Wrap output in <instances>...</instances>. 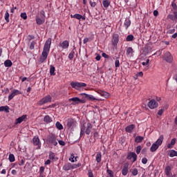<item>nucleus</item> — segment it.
Here are the masks:
<instances>
[{"label": "nucleus", "instance_id": "1", "mask_svg": "<svg viewBox=\"0 0 177 177\" xmlns=\"http://www.w3.org/2000/svg\"><path fill=\"white\" fill-rule=\"evenodd\" d=\"M50 45H52V39L48 38L44 44L41 55L40 56L39 59V62L40 64L44 63V62H45V60L48 59V56L50 50Z\"/></svg>", "mask_w": 177, "mask_h": 177}, {"label": "nucleus", "instance_id": "2", "mask_svg": "<svg viewBox=\"0 0 177 177\" xmlns=\"http://www.w3.org/2000/svg\"><path fill=\"white\" fill-rule=\"evenodd\" d=\"M92 131V124L87 123V124H83V125L81 127V131H80V136H82L83 135H91V132Z\"/></svg>", "mask_w": 177, "mask_h": 177}, {"label": "nucleus", "instance_id": "3", "mask_svg": "<svg viewBox=\"0 0 177 177\" xmlns=\"http://www.w3.org/2000/svg\"><path fill=\"white\" fill-rule=\"evenodd\" d=\"M164 140V136H160L159 138L156 140V142L152 144L151 147H150V151L151 153H154V151H157L160 146L162 145V142Z\"/></svg>", "mask_w": 177, "mask_h": 177}, {"label": "nucleus", "instance_id": "4", "mask_svg": "<svg viewBox=\"0 0 177 177\" xmlns=\"http://www.w3.org/2000/svg\"><path fill=\"white\" fill-rule=\"evenodd\" d=\"M57 136L55 134H50L47 137V143L48 145H50V146H57Z\"/></svg>", "mask_w": 177, "mask_h": 177}, {"label": "nucleus", "instance_id": "5", "mask_svg": "<svg viewBox=\"0 0 177 177\" xmlns=\"http://www.w3.org/2000/svg\"><path fill=\"white\" fill-rule=\"evenodd\" d=\"M50 102H52V96L48 95L43 97L41 100H40L37 102V104L39 106H44V104H46V103H50Z\"/></svg>", "mask_w": 177, "mask_h": 177}, {"label": "nucleus", "instance_id": "6", "mask_svg": "<svg viewBox=\"0 0 177 177\" xmlns=\"http://www.w3.org/2000/svg\"><path fill=\"white\" fill-rule=\"evenodd\" d=\"M71 86L78 91L80 88H85V86H86V84L83 82H71Z\"/></svg>", "mask_w": 177, "mask_h": 177}, {"label": "nucleus", "instance_id": "7", "mask_svg": "<svg viewBox=\"0 0 177 177\" xmlns=\"http://www.w3.org/2000/svg\"><path fill=\"white\" fill-rule=\"evenodd\" d=\"M68 102H71V104L72 106H75V104H80V103H85V100H81L80 99V97H72V98H70L68 100Z\"/></svg>", "mask_w": 177, "mask_h": 177}, {"label": "nucleus", "instance_id": "8", "mask_svg": "<svg viewBox=\"0 0 177 177\" xmlns=\"http://www.w3.org/2000/svg\"><path fill=\"white\" fill-rule=\"evenodd\" d=\"M148 107L151 110L157 109V107H158V102H157L156 100L152 99L148 102Z\"/></svg>", "mask_w": 177, "mask_h": 177}, {"label": "nucleus", "instance_id": "9", "mask_svg": "<svg viewBox=\"0 0 177 177\" xmlns=\"http://www.w3.org/2000/svg\"><path fill=\"white\" fill-rule=\"evenodd\" d=\"M127 160H131L133 162H135L138 160V155L135 152H130L128 153Z\"/></svg>", "mask_w": 177, "mask_h": 177}, {"label": "nucleus", "instance_id": "10", "mask_svg": "<svg viewBox=\"0 0 177 177\" xmlns=\"http://www.w3.org/2000/svg\"><path fill=\"white\" fill-rule=\"evenodd\" d=\"M164 60L167 62V63H172V60H174V58L172 57V55H171V53L167 52L165 53V56L163 57Z\"/></svg>", "mask_w": 177, "mask_h": 177}, {"label": "nucleus", "instance_id": "11", "mask_svg": "<svg viewBox=\"0 0 177 177\" xmlns=\"http://www.w3.org/2000/svg\"><path fill=\"white\" fill-rule=\"evenodd\" d=\"M17 95H21V92L19 90L14 89L11 92V93L8 96V100H12L15 96H17Z\"/></svg>", "mask_w": 177, "mask_h": 177}, {"label": "nucleus", "instance_id": "12", "mask_svg": "<svg viewBox=\"0 0 177 177\" xmlns=\"http://www.w3.org/2000/svg\"><path fill=\"white\" fill-rule=\"evenodd\" d=\"M81 96H83L84 99H86L87 100H91V102H93L95 100H97L95 97H93L92 95L86 94V93H81Z\"/></svg>", "mask_w": 177, "mask_h": 177}, {"label": "nucleus", "instance_id": "13", "mask_svg": "<svg viewBox=\"0 0 177 177\" xmlns=\"http://www.w3.org/2000/svg\"><path fill=\"white\" fill-rule=\"evenodd\" d=\"M26 120H27V115H23L22 116L15 120V124L17 125L19 124H21V122H23V121H26Z\"/></svg>", "mask_w": 177, "mask_h": 177}, {"label": "nucleus", "instance_id": "14", "mask_svg": "<svg viewBox=\"0 0 177 177\" xmlns=\"http://www.w3.org/2000/svg\"><path fill=\"white\" fill-rule=\"evenodd\" d=\"M129 167V165L128 163H125L122 169V174L123 175V176H127V175H128Z\"/></svg>", "mask_w": 177, "mask_h": 177}, {"label": "nucleus", "instance_id": "15", "mask_svg": "<svg viewBox=\"0 0 177 177\" xmlns=\"http://www.w3.org/2000/svg\"><path fill=\"white\" fill-rule=\"evenodd\" d=\"M32 143L34 146H38L39 149H41V142H39V138H38V136H35L32 138Z\"/></svg>", "mask_w": 177, "mask_h": 177}, {"label": "nucleus", "instance_id": "16", "mask_svg": "<svg viewBox=\"0 0 177 177\" xmlns=\"http://www.w3.org/2000/svg\"><path fill=\"white\" fill-rule=\"evenodd\" d=\"M118 41H120L118 35V34L113 35L112 38V45H113V46H117V44H118Z\"/></svg>", "mask_w": 177, "mask_h": 177}, {"label": "nucleus", "instance_id": "17", "mask_svg": "<svg viewBox=\"0 0 177 177\" xmlns=\"http://www.w3.org/2000/svg\"><path fill=\"white\" fill-rule=\"evenodd\" d=\"M36 23L39 26H41V24H44L45 23V18L44 17H39V16L36 17Z\"/></svg>", "mask_w": 177, "mask_h": 177}, {"label": "nucleus", "instance_id": "18", "mask_svg": "<svg viewBox=\"0 0 177 177\" xmlns=\"http://www.w3.org/2000/svg\"><path fill=\"white\" fill-rule=\"evenodd\" d=\"M73 168L74 166L70 162H67L63 166L64 171H70V169H73Z\"/></svg>", "mask_w": 177, "mask_h": 177}, {"label": "nucleus", "instance_id": "19", "mask_svg": "<svg viewBox=\"0 0 177 177\" xmlns=\"http://www.w3.org/2000/svg\"><path fill=\"white\" fill-rule=\"evenodd\" d=\"M133 48L132 47H129L127 48L126 55L128 57H132L133 56Z\"/></svg>", "mask_w": 177, "mask_h": 177}, {"label": "nucleus", "instance_id": "20", "mask_svg": "<svg viewBox=\"0 0 177 177\" xmlns=\"http://www.w3.org/2000/svg\"><path fill=\"white\" fill-rule=\"evenodd\" d=\"M70 44L68 43V41L65 40L61 43H59V46L62 48V49H67L69 46Z\"/></svg>", "mask_w": 177, "mask_h": 177}, {"label": "nucleus", "instance_id": "21", "mask_svg": "<svg viewBox=\"0 0 177 177\" xmlns=\"http://www.w3.org/2000/svg\"><path fill=\"white\" fill-rule=\"evenodd\" d=\"M133 129H135L134 124H130L125 128L126 132H128L129 133H131V132H132V131H133Z\"/></svg>", "mask_w": 177, "mask_h": 177}, {"label": "nucleus", "instance_id": "22", "mask_svg": "<svg viewBox=\"0 0 177 177\" xmlns=\"http://www.w3.org/2000/svg\"><path fill=\"white\" fill-rule=\"evenodd\" d=\"M129 26H131V20H129V19H126L123 27L125 28V30H128Z\"/></svg>", "mask_w": 177, "mask_h": 177}, {"label": "nucleus", "instance_id": "23", "mask_svg": "<svg viewBox=\"0 0 177 177\" xmlns=\"http://www.w3.org/2000/svg\"><path fill=\"white\" fill-rule=\"evenodd\" d=\"M44 122H46V124H50V122H52V118L47 115L44 116Z\"/></svg>", "mask_w": 177, "mask_h": 177}, {"label": "nucleus", "instance_id": "24", "mask_svg": "<svg viewBox=\"0 0 177 177\" xmlns=\"http://www.w3.org/2000/svg\"><path fill=\"white\" fill-rule=\"evenodd\" d=\"M165 172L168 177H171V167L167 166L165 167Z\"/></svg>", "mask_w": 177, "mask_h": 177}, {"label": "nucleus", "instance_id": "25", "mask_svg": "<svg viewBox=\"0 0 177 177\" xmlns=\"http://www.w3.org/2000/svg\"><path fill=\"white\" fill-rule=\"evenodd\" d=\"M12 65H13V63L10 59H7L4 62L5 67H12Z\"/></svg>", "mask_w": 177, "mask_h": 177}, {"label": "nucleus", "instance_id": "26", "mask_svg": "<svg viewBox=\"0 0 177 177\" xmlns=\"http://www.w3.org/2000/svg\"><path fill=\"white\" fill-rule=\"evenodd\" d=\"M95 160L97 162H100L102 161V152L97 153Z\"/></svg>", "mask_w": 177, "mask_h": 177}, {"label": "nucleus", "instance_id": "27", "mask_svg": "<svg viewBox=\"0 0 177 177\" xmlns=\"http://www.w3.org/2000/svg\"><path fill=\"white\" fill-rule=\"evenodd\" d=\"M176 143V138H173L171 141V143L167 145V148L171 149Z\"/></svg>", "mask_w": 177, "mask_h": 177}, {"label": "nucleus", "instance_id": "28", "mask_svg": "<svg viewBox=\"0 0 177 177\" xmlns=\"http://www.w3.org/2000/svg\"><path fill=\"white\" fill-rule=\"evenodd\" d=\"M55 70H56V68L53 65H50V75H56V73H55Z\"/></svg>", "mask_w": 177, "mask_h": 177}, {"label": "nucleus", "instance_id": "29", "mask_svg": "<svg viewBox=\"0 0 177 177\" xmlns=\"http://www.w3.org/2000/svg\"><path fill=\"white\" fill-rule=\"evenodd\" d=\"M74 19H77V20H81V19H82V20H85V17H84L82 15H80V14H75L73 15Z\"/></svg>", "mask_w": 177, "mask_h": 177}, {"label": "nucleus", "instance_id": "30", "mask_svg": "<svg viewBox=\"0 0 177 177\" xmlns=\"http://www.w3.org/2000/svg\"><path fill=\"white\" fill-rule=\"evenodd\" d=\"M102 5H103L104 8H109V6H110V1L104 0L102 1Z\"/></svg>", "mask_w": 177, "mask_h": 177}, {"label": "nucleus", "instance_id": "31", "mask_svg": "<svg viewBox=\"0 0 177 177\" xmlns=\"http://www.w3.org/2000/svg\"><path fill=\"white\" fill-rule=\"evenodd\" d=\"M0 111H5L6 113H9V106H0Z\"/></svg>", "mask_w": 177, "mask_h": 177}, {"label": "nucleus", "instance_id": "32", "mask_svg": "<svg viewBox=\"0 0 177 177\" xmlns=\"http://www.w3.org/2000/svg\"><path fill=\"white\" fill-rule=\"evenodd\" d=\"M73 125H74V120L73 119L68 120V122H67L68 128H71V127H73Z\"/></svg>", "mask_w": 177, "mask_h": 177}, {"label": "nucleus", "instance_id": "33", "mask_svg": "<svg viewBox=\"0 0 177 177\" xmlns=\"http://www.w3.org/2000/svg\"><path fill=\"white\" fill-rule=\"evenodd\" d=\"M143 140V137L138 136L135 138L136 143H140Z\"/></svg>", "mask_w": 177, "mask_h": 177}, {"label": "nucleus", "instance_id": "34", "mask_svg": "<svg viewBox=\"0 0 177 177\" xmlns=\"http://www.w3.org/2000/svg\"><path fill=\"white\" fill-rule=\"evenodd\" d=\"M77 158H78V157H75V156H74V153H72V154H71V158H69V161H71V162H75V161H77ZM74 159L75 160H74Z\"/></svg>", "mask_w": 177, "mask_h": 177}, {"label": "nucleus", "instance_id": "35", "mask_svg": "<svg viewBox=\"0 0 177 177\" xmlns=\"http://www.w3.org/2000/svg\"><path fill=\"white\" fill-rule=\"evenodd\" d=\"M8 160L10 161V162H15V155H13V153H10L9 155V158H8Z\"/></svg>", "mask_w": 177, "mask_h": 177}, {"label": "nucleus", "instance_id": "36", "mask_svg": "<svg viewBox=\"0 0 177 177\" xmlns=\"http://www.w3.org/2000/svg\"><path fill=\"white\" fill-rule=\"evenodd\" d=\"M169 157H177V151L171 150L169 153Z\"/></svg>", "mask_w": 177, "mask_h": 177}, {"label": "nucleus", "instance_id": "37", "mask_svg": "<svg viewBox=\"0 0 177 177\" xmlns=\"http://www.w3.org/2000/svg\"><path fill=\"white\" fill-rule=\"evenodd\" d=\"M126 41L127 42H131V41H133V35H129L126 38Z\"/></svg>", "mask_w": 177, "mask_h": 177}, {"label": "nucleus", "instance_id": "38", "mask_svg": "<svg viewBox=\"0 0 177 177\" xmlns=\"http://www.w3.org/2000/svg\"><path fill=\"white\" fill-rule=\"evenodd\" d=\"M131 172L133 176H136V175H138V169H136V168L131 169Z\"/></svg>", "mask_w": 177, "mask_h": 177}, {"label": "nucleus", "instance_id": "39", "mask_svg": "<svg viewBox=\"0 0 177 177\" xmlns=\"http://www.w3.org/2000/svg\"><path fill=\"white\" fill-rule=\"evenodd\" d=\"M55 126L59 131H62V129H63V125L59 122H56Z\"/></svg>", "mask_w": 177, "mask_h": 177}, {"label": "nucleus", "instance_id": "40", "mask_svg": "<svg viewBox=\"0 0 177 177\" xmlns=\"http://www.w3.org/2000/svg\"><path fill=\"white\" fill-rule=\"evenodd\" d=\"M55 157H56V155L55 154V153H53L52 151H50L49 153V159L50 160H55Z\"/></svg>", "mask_w": 177, "mask_h": 177}, {"label": "nucleus", "instance_id": "41", "mask_svg": "<svg viewBox=\"0 0 177 177\" xmlns=\"http://www.w3.org/2000/svg\"><path fill=\"white\" fill-rule=\"evenodd\" d=\"M75 52H74V50H73L68 55V59H70V60H73V59H74V55H75Z\"/></svg>", "mask_w": 177, "mask_h": 177}, {"label": "nucleus", "instance_id": "42", "mask_svg": "<svg viewBox=\"0 0 177 177\" xmlns=\"http://www.w3.org/2000/svg\"><path fill=\"white\" fill-rule=\"evenodd\" d=\"M5 20L7 21V23H9V12L7 10L5 14Z\"/></svg>", "mask_w": 177, "mask_h": 177}, {"label": "nucleus", "instance_id": "43", "mask_svg": "<svg viewBox=\"0 0 177 177\" xmlns=\"http://www.w3.org/2000/svg\"><path fill=\"white\" fill-rule=\"evenodd\" d=\"M167 19H170V20H172L173 21H176V19H175V15H167Z\"/></svg>", "mask_w": 177, "mask_h": 177}, {"label": "nucleus", "instance_id": "44", "mask_svg": "<svg viewBox=\"0 0 177 177\" xmlns=\"http://www.w3.org/2000/svg\"><path fill=\"white\" fill-rule=\"evenodd\" d=\"M37 44V42H35V41H32L31 43H30V49H31V50H32V49H34V48H35V45Z\"/></svg>", "mask_w": 177, "mask_h": 177}, {"label": "nucleus", "instance_id": "45", "mask_svg": "<svg viewBox=\"0 0 177 177\" xmlns=\"http://www.w3.org/2000/svg\"><path fill=\"white\" fill-rule=\"evenodd\" d=\"M21 17L24 19V20H27V14L26 12L21 13Z\"/></svg>", "mask_w": 177, "mask_h": 177}, {"label": "nucleus", "instance_id": "46", "mask_svg": "<svg viewBox=\"0 0 177 177\" xmlns=\"http://www.w3.org/2000/svg\"><path fill=\"white\" fill-rule=\"evenodd\" d=\"M142 151V147L140 145L138 146L136 148V153L139 154Z\"/></svg>", "mask_w": 177, "mask_h": 177}, {"label": "nucleus", "instance_id": "47", "mask_svg": "<svg viewBox=\"0 0 177 177\" xmlns=\"http://www.w3.org/2000/svg\"><path fill=\"white\" fill-rule=\"evenodd\" d=\"M101 95L102 96H104V97H109L110 96V94L107 92H102Z\"/></svg>", "mask_w": 177, "mask_h": 177}, {"label": "nucleus", "instance_id": "48", "mask_svg": "<svg viewBox=\"0 0 177 177\" xmlns=\"http://www.w3.org/2000/svg\"><path fill=\"white\" fill-rule=\"evenodd\" d=\"M45 171V167H40V169H39V173H40V175H42L44 174V171Z\"/></svg>", "mask_w": 177, "mask_h": 177}, {"label": "nucleus", "instance_id": "49", "mask_svg": "<svg viewBox=\"0 0 177 177\" xmlns=\"http://www.w3.org/2000/svg\"><path fill=\"white\" fill-rule=\"evenodd\" d=\"M115 66L116 68L120 67V60L116 59V60L115 61Z\"/></svg>", "mask_w": 177, "mask_h": 177}, {"label": "nucleus", "instance_id": "50", "mask_svg": "<svg viewBox=\"0 0 177 177\" xmlns=\"http://www.w3.org/2000/svg\"><path fill=\"white\" fill-rule=\"evenodd\" d=\"M58 143H59V145H60V146H66V142H64V141H63V140H58Z\"/></svg>", "mask_w": 177, "mask_h": 177}, {"label": "nucleus", "instance_id": "51", "mask_svg": "<svg viewBox=\"0 0 177 177\" xmlns=\"http://www.w3.org/2000/svg\"><path fill=\"white\" fill-rule=\"evenodd\" d=\"M90 5H91V8H95V6H96V2L90 1Z\"/></svg>", "mask_w": 177, "mask_h": 177}, {"label": "nucleus", "instance_id": "52", "mask_svg": "<svg viewBox=\"0 0 177 177\" xmlns=\"http://www.w3.org/2000/svg\"><path fill=\"white\" fill-rule=\"evenodd\" d=\"M100 59H102V56H100V55H99V54H96L95 60L99 62V60H100Z\"/></svg>", "mask_w": 177, "mask_h": 177}, {"label": "nucleus", "instance_id": "53", "mask_svg": "<svg viewBox=\"0 0 177 177\" xmlns=\"http://www.w3.org/2000/svg\"><path fill=\"white\" fill-rule=\"evenodd\" d=\"M40 15H41V17H44L45 19V11L41 10Z\"/></svg>", "mask_w": 177, "mask_h": 177}, {"label": "nucleus", "instance_id": "54", "mask_svg": "<svg viewBox=\"0 0 177 177\" xmlns=\"http://www.w3.org/2000/svg\"><path fill=\"white\" fill-rule=\"evenodd\" d=\"M102 57H104L105 59H109V55L106 54V53H103L102 54Z\"/></svg>", "mask_w": 177, "mask_h": 177}, {"label": "nucleus", "instance_id": "55", "mask_svg": "<svg viewBox=\"0 0 177 177\" xmlns=\"http://www.w3.org/2000/svg\"><path fill=\"white\" fill-rule=\"evenodd\" d=\"M142 164H147V158H143L142 159Z\"/></svg>", "mask_w": 177, "mask_h": 177}, {"label": "nucleus", "instance_id": "56", "mask_svg": "<svg viewBox=\"0 0 177 177\" xmlns=\"http://www.w3.org/2000/svg\"><path fill=\"white\" fill-rule=\"evenodd\" d=\"M162 113H164V110L160 109V110L158 111V115H162Z\"/></svg>", "mask_w": 177, "mask_h": 177}, {"label": "nucleus", "instance_id": "57", "mask_svg": "<svg viewBox=\"0 0 177 177\" xmlns=\"http://www.w3.org/2000/svg\"><path fill=\"white\" fill-rule=\"evenodd\" d=\"M174 32H175V29L169 30L167 32L168 34H174Z\"/></svg>", "mask_w": 177, "mask_h": 177}, {"label": "nucleus", "instance_id": "58", "mask_svg": "<svg viewBox=\"0 0 177 177\" xmlns=\"http://www.w3.org/2000/svg\"><path fill=\"white\" fill-rule=\"evenodd\" d=\"M171 6H172L173 9H175V10H176V9H177L176 3H172Z\"/></svg>", "mask_w": 177, "mask_h": 177}, {"label": "nucleus", "instance_id": "59", "mask_svg": "<svg viewBox=\"0 0 177 177\" xmlns=\"http://www.w3.org/2000/svg\"><path fill=\"white\" fill-rule=\"evenodd\" d=\"M88 41H89V39L87 37L84 38V39L83 40L84 44H87V42Z\"/></svg>", "mask_w": 177, "mask_h": 177}, {"label": "nucleus", "instance_id": "60", "mask_svg": "<svg viewBox=\"0 0 177 177\" xmlns=\"http://www.w3.org/2000/svg\"><path fill=\"white\" fill-rule=\"evenodd\" d=\"M11 174L12 175H17V171L15 169H12V171H11Z\"/></svg>", "mask_w": 177, "mask_h": 177}, {"label": "nucleus", "instance_id": "61", "mask_svg": "<svg viewBox=\"0 0 177 177\" xmlns=\"http://www.w3.org/2000/svg\"><path fill=\"white\" fill-rule=\"evenodd\" d=\"M153 16H156V17L158 16V10H154L153 11Z\"/></svg>", "mask_w": 177, "mask_h": 177}, {"label": "nucleus", "instance_id": "62", "mask_svg": "<svg viewBox=\"0 0 177 177\" xmlns=\"http://www.w3.org/2000/svg\"><path fill=\"white\" fill-rule=\"evenodd\" d=\"M88 177H93V173L91 171H88Z\"/></svg>", "mask_w": 177, "mask_h": 177}, {"label": "nucleus", "instance_id": "63", "mask_svg": "<svg viewBox=\"0 0 177 177\" xmlns=\"http://www.w3.org/2000/svg\"><path fill=\"white\" fill-rule=\"evenodd\" d=\"M174 15L175 19L177 21V12H174Z\"/></svg>", "mask_w": 177, "mask_h": 177}, {"label": "nucleus", "instance_id": "64", "mask_svg": "<svg viewBox=\"0 0 177 177\" xmlns=\"http://www.w3.org/2000/svg\"><path fill=\"white\" fill-rule=\"evenodd\" d=\"M171 37L174 38V39H175V38L177 37V33H174V35H172Z\"/></svg>", "mask_w": 177, "mask_h": 177}]
</instances>
